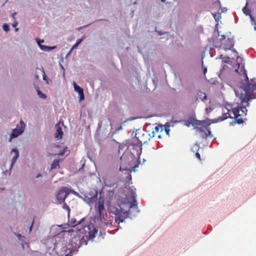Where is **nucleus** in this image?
<instances>
[{
    "instance_id": "1",
    "label": "nucleus",
    "mask_w": 256,
    "mask_h": 256,
    "mask_svg": "<svg viewBox=\"0 0 256 256\" xmlns=\"http://www.w3.org/2000/svg\"><path fill=\"white\" fill-rule=\"evenodd\" d=\"M246 79L248 82L242 83L240 86L244 93L241 94L240 98V103L238 104L236 107L232 108L234 118L236 122L238 124H243L244 120H246L245 118L248 112L246 107L250 106V101L256 98V80L255 78L251 79L249 82L248 77H246Z\"/></svg>"
},
{
    "instance_id": "2",
    "label": "nucleus",
    "mask_w": 256,
    "mask_h": 256,
    "mask_svg": "<svg viewBox=\"0 0 256 256\" xmlns=\"http://www.w3.org/2000/svg\"><path fill=\"white\" fill-rule=\"evenodd\" d=\"M204 121H199L198 124L202 126V127L196 128V130L200 134V136L204 139H206L208 136L212 138V135L208 125L204 126Z\"/></svg>"
},
{
    "instance_id": "3",
    "label": "nucleus",
    "mask_w": 256,
    "mask_h": 256,
    "mask_svg": "<svg viewBox=\"0 0 256 256\" xmlns=\"http://www.w3.org/2000/svg\"><path fill=\"white\" fill-rule=\"evenodd\" d=\"M114 209V210L112 211V212L115 214V221L118 224L122 222L128 217V212L124 210L120 206H119V208H116Z\"/></svg>"
},
{
    "instance_id": "4",
    "label": "nucleus",
    "mask_w": 256,
    "mask_h": 256,
    "mask_svg": "<svg viewBox=\"0 0 256 256\" xmlns=\"http://www.w3.org/2000/svg\"><path fill=\"white\" fill-rule=\"evenodd\" d=\"M70 189L65 186L58 191L56 195V198L59 204H61L64 202L66 198L70 194Z\"/></svg>"
},
{
    "instance_id": "5",
    "label": "nucleus",
    "mask_w": 256,
    "mask_h": 256,
    "mask_svg": "<svg viewBox=\"0 0 256 256\" xmlns=\"http://www.w3.org/2000/svg\"><path fill=\"white\" fill-rule=\"evenodd\" d=\"M26 124L22 120H20V124H17L16 128L13 130L10 136V138H13L20 135L24 131Z\"/></svg>"
},
{
    "instance_id": "6",
    "label": "nucleus",
    "mask_w": 256,
    "mask_h": 256,
    "mask_svg": "<svg viewBox=\"0 0 256 256\" xmlns=\"http://www.w3.org/2000/svg\"><path fill=\"white\" fill-rule=\"evenodd\" d=\"M230 110L224 107L222 108V116H219L217 118V119L216 120V122H222L226 120L228 118H232L231 117L230 114Z\"/></svg>"
},
{
    "instance_id": "7",
    "label": "nucleus",
    "mask_w": 256,
    "mask_h": 256,
    "mask_svg": "<svg viewBox=\"0 0 256 256\" xmlns=\"http://www.w3.org/2000/svg\"><path fill=\"white\" fill-rule=\"evenodd\" d=\"M85 232L88 233L90 238H94L98 232V230L92 224H89L86 227Z\"/></svg>"
},
{
    "instance_id": "8",
    "label": "nucleus",
    "mask_w": 256,
    "mask_h": 256,
    "mask_svg": "<svg viewBox=\"0 0 256 256\" xmlns=\"http://www.w3.org/2000/svg\"><path fill=\"white\" fill-rule=\"evenodd\" d=\"M90 192L92 193L91 194L90 193H86L84 195L85 198V200L88 202V201L89 202H94L98 196V193L96 191H94V192L90 191Z\"/></svg>"
},
{
    "instance_id": "9",
    "label": "nucleus",
    "mask_w": 256,
    "mask_h": 256,
    "mask_svg": "<svg viewBox=\"0 0 256 256\" xmlns=\"http://www.w3.org/2000/svg\"><path fill=\"white\" fill-rule=\"evenodd\" d=\"M136 192L133 190H132L131 197L132 198V202L130 206V208H134L136 212H138V206L137 205L136 201Z\"/></svg>"
},
{
    "instance_id": "10",
    "label": "nucleus",
    "mask_w": 256,
    "mask_h": 256,
    "mask_svg": "<svg viewBox=\"0 0 256 256\" xmlns=\"http://www.w3.org/2000/svg\"><path fill=\"white\" fill-rule=\"evenodd\" d=\"M104 204V199L102 198H100L98 199L97 206V211L98 212V214H102V212H105Z\"/></svg>"
},
{
    "instance_id": "11",
    "label": "nucleus",
    "mask_w": 256,
    "mask_h": 256,
    "mask_svg": "<svg viewBox=\"0 0 256 256\" xmlns=\"http://www.w3.org/2000/svg\"><path fill=\"white\" fill-rule=\"evenodd\" d=\"M74 90L77 92L80 96V102L83 100L84 98L83 89L77 85L75 82H74Z\"/></svg>"
},
{
    "instance_id": "12",
    "label": "nucleus",
    "mask_w": 256,
    "mask_h": 256,
    "mask_svg": "<svg viewBox=\"0 0 256 256\" xmlns=\"http://www.w3.org/2000/svg\"><path fill=\"white\" fill-rule=\"evenodd\" d=\"M56 133L55 134V136L56 138H58V139H60L62 138L63 136V132L62 130V128L61 126H60L59 124H58L56 125Z\"/></svg>"
},
{
    "instance_id": "13",
    "label": "nucleus",
    "mask_w": 256,
    "mask_h": 256,
    "mask_svg": "<svg viewBox=\"0 0 256 256\" xmlns=\"http://www.w3.org/2000/svg\"><path fill=\"white\" fill-rule=\"evenodd\" d=\"M14 153V156L12 158V164H11V168L13 166V165L16 162L17 159L19 156V152L18 150L16 148H12V154Z\"/></svg>"
},
{
    "instance_id": "14",
    "label": "nucleus",
    "mask_w": 256,
    "mask_h": 256,
    "mask_svg": "<svg viewBox=\"0 0 256 256\" xmlns=\"http://www.w3.org/2000/svg\"><path fill=\"white\" fill-rule=\"evenodd\" d=\"M234 46V40L232 39L228 38L226 41V43L224 44V50H230Z\"/></svg>"
},
{
    "instance_id": "15",
    "label": "nucleus",
    "mask_w": 256,
    "mask_h": 256,
    "mask_svg": "<svg viewBox=\"0 0 256 256\" xmlns=\"http://www.w3.org/2000/svg\"><path fill=\"white\" fill-rule=\"evenodd\" d=\"M106 216L104 214V212H102V214H98V218L100 219L102 224L107 226L108 222Z\"/></svg>"
},
{
    "instance_id": "16",
    "label": "nucleus",
    "mask_w": 256,
    "mask_h": 256,
    "mask_svg": "<svg viewBox=\"0 0 256 256\" xmlns=\"http://www.w3.org/2000/svg\"><path fill=\"white\" fill-rule=\"evenodd\" d=\"M199 150V145L198 144H195L193 147L192 148V151L193 152H194L196 151V152L195 154H196V158L198 159L199 160H200L201 158H200V154L198 152V150Z\"/></svg>"
},
{
    "instance_id": "17",
    "label": "nucleus",
    "mask_w": 256,
    "mask_h": 256,
    "mask_svg": "<svg viewBox=\"0 0 256 256\" xmlns=\"http://www.w3.org/2000/svg\"><path fill=\"white\" fill-rule=\"evenodd\" d=\"M59 162H60V160H54L53 161L52 164H51L50 169L53 170V169H56V168H60Z\"/></svg>"
},
{
    "instance_id": "18",
    "label": "nucleus",
    "mask_w": 256,
    "mask_h": 256,
    "mask_svg": "<svg viewBox=\"0 0 256 256\" xmlns=\"http://www.w3.org/2000/svg\"><path fill=\"white\" fill-rule=\"evenodd\" d=\"M198 98L202 100H204L206 99V95L204 92H201L200 90H199L197 94Z\"/></svg>"
},
{
    "instance_id": "19",
    "label": "nucleus",
    "mask_w": 256,
    "mask_h": 256,
    "mask_svg": "<svg viewBox=\"0 0 256 256\" xmlns=\"http://www.w3.org/2000/svg\"><path fill=\"white\" fill-rule=\"evenodd\" d=\"M56 48V46H48L44 45H40V49L44 51H48L50 50L54 49Z\"/></svg>"
},
{
    "instance_id": "20",
    "label": "nucleus",
    "mask_w": 256,
    "mask_h": 256,
    "mask_svg": "<svg viewBox=\"0 0 256 256\" xmlns=\"http://www.w3.org/2000/svg\"><path fill=\"white\" fill-rule=\"evenodd\" d=\"M213 16L216 21H218L221 18L220 14L219 12L213 14Z\"/></svg>"
},
{
    "instance_id": "21",
    "label": "nucleus",
    "mask_w": 256,
    "mask_h": 256,
    "mask_svg": "<svg viewBox=\"0 0 256 256\" xmlns=\"http://www.w3.org/2000/svg\"><path fill=\"white\" fill-rule=\"evenodd\" d=\"M63 203L62 208L64 209H65L68 212V214H69L70 212V208L69 206H68V204L64 202Z\"/></svg>"
},
{
    "instance_id": "22",
    "label": "nucleus",
    "mask_w": 256,
    "mask_h": 256,
    "mask_svg": "<svg viewBox=\"0 0 256 256\" xmlns=\"http://www.w3.org/2000/svg\"><path fill=\"white\" fill-rule=\"evenodd\" d=\"M82 39H78L76 40V43L72 46V50L73 48H76L80 44V43L82 42Z\"/></svg>"
},
{
    "instance_id": "23",
    "label": "nucleus",
    "mask_w": 256,
    "mask_h": 256,
    "mask_svg": "<svg viewBox=\"0 0 256 256\" xmlns=\"http://www.w3.org/2000/svg\"><path fill=\"white\" fill-rule=\"evenodd\" d=\"M38 94L40 98H46V95L42 94V92L40 90H38Z\"/></svg>"
},
{
    "instance_id": "24",
    "label": "nucleus",
    "mask_w": 256,
    "mask_h": 256,
    "mask_svg": "<svg viewBox=\"0 0 256 256\" xmlns=\"http://www.w3.org/2000/svg\"><path fill=\"white\" fill-rule=\"evenodd\" d=\"M3 29L6 32H8L9 30V26L7 24H4L2 26Z\"/></svg>"
},
{
    "instance_id": "25",
    "label": "nucleus",
    "mask_w": 256,
    "mask_h": 256,
    "mask_svg": "<svg viewBox=\"0 0 256 256\" xmlns=\"http://www.w3.org/2000/svg\"><path fill=\"white\" fill-rule=\"evenodd\" d=\"M242 11L246 15H248L250 14V11L246 6L243 8Z\"/></svg>"
},
{
    "instance_id": "26",
    "label": "nucleus",
    "mask_w": 256,
    "mask_h": 256,
    "mask_svg": "<svg viewBox=\"0 0 256 256\" xmlns=\"http://www.w3.org/2000/svg\"><path fill=\"white\" fill-rule=\"evenodd\" d=\"M67 149V148L66 147L64 148L63 150L61 152H60L58 154H56L55 155H58V156H63L64 153H65V152H66V150Z\"/></svg>"
},
{
    "instance_id": "27",
    "label": "nucleus",
    "mask_w": 256,
    "mask_h": 256,
    "mask_svg": "<svg viewBox=\"0 0 256 256\" xmlns=\"http://www.w3.org/2000/svg\"><path fill=\"white\" fill-rule=\"evenodd\" d=\"M36 40H37V42H38V44L40 47V45H42L41 43L44 42V40H38L37 38Z\"/></svg>"
},
{
    "instance_id": "28",
    "label": "nucleus",
    "mask_w": 256,
    "mask_h": 256,
    "mask_svg": "<svg viewBox=\"0 0 256 256\" xmlns=\"http://www.w3.org/2000/svg\"><path fill=\"white\" fill-rule=\"evenodd\" d=\"M18 24V22L14 20V23L12 24V26L13 27L16 28Z\"/></svg>"
},
{
    "instance_id": "29",
    "label": "nucleus",
    "mask_w": 256,
    "mask_h": 256,
    "mask_svg": "<svg viewBox=\"0 0 256 256\" xmlns=\"http://www.w3.org/2000/svg\"><path fill=\"white\" fill-rule=\"evenodd\" d=\"M212 111V108H206V112L207 114L210 113Z\"/></svg>"
},
{
    "instance_id": "30",
    "label": "nucleus",
    "mask_w": 256,
    "mask_h": 256,
    "mask_svg": "<svg viewBox=\"0 0 256 256\" xmlns=\"http://www.w3.org/2000/svg\"><path fill=\"white\" fill-rule=\"evenodd\" d=\"M70 192H72L73 194H75L76 196H78L79 195V194L77 192H75V191H74L73 190H70Z\"/></svg>"
},
{
    "instance_id": "31",
    "label": "nucleus",
    "mask_w": 256,
    "mask_h": 256,
    "mask_svg": "<svg viewBox=\"0 0 256 256\" xmlns=\"http://www.w3.org/2000/svg\"><path fill=\"white\" fill-rule=\"evenodd\" d=\"M70 192H72L73 194H75L76 196H78L79 195V194L77 192H75V191H74L73 190H70Z\"/></svg>"
},
{
    "instance_id": "32",
    "label": "nucleus",
    "mask_w": 256,
    "mask_h": 256,
    "mask_svg": "<svg viewBox=\"0 0 256 256\" xmlns=\"http://www.w3.org/2000/svg\"><path fill=\"white\" fill-rule=\"evenodd\" d=\"M202 69H203V72H204V74H206V72H207L206 68L202 66Z\"/></svg>"
},
{
    "instance_id": "33",
    "label": "nucleus",
    "mask_w": 256,
    "mask_h": 256,
    "mask_svg": "<svg viewBox=\"0 0 256 256\" xmlns=\"http://www.w3.org/2000/svg\"><path fill=\"white\" fill-rule=\"evenodd\" d=\"M43 74H43V80H46V75L45 72H44V70H43Z\"/></svg>"
},
{
    "instance_id": "34",
    "label": "nucleus",
    "mask_w": 256,
    "mask_h": 256,
    "mask_svg": "<svg viewBox=\"0 0 256 256\" xmlns=\"http://www.w3.org/2000/svg\"><path fill=\"white\" fill-rule=\"evenodd\" d=\"M138 139V142H140V144L141 145L142 142L144 143L145 142H142V140H139V138H136Z\"/></svg>"
},
{
    "instance_id": "35",
    "label": "nucleus",
    "mask_w": 256,
    "mask_h": 256,
    "mask_svg": "<svg viewBox=\"0 0 256 256\" xmlns=\"http://www.w3.org/2000/svg\"><path fill=\"white\" fill-rule=\"evenodd\" d=\"M160 128H158V126H156V127H155L156 131V132H158V130H159Z\"/></svg>"
},
{
    "instance_id": "36",
    "label": "nucleus",
    "mask_w": 256,
    "mask_h": 256,
    "mask_svg": "<svg viewBox=\"0 0 256 256\" xmlns=\"http://www.w3.org/2000/svg\"><path fill=\"white\" fill-rule=\"evenodd\" d=\"M232 52H234L236 53V55H238V52H237V51H236L235 49H233V50H232Z\"/></svg>"
},
{
    "instance_id": "37",
    "label": "nucleus",
    "mask_w": 256,
    "mask_h": 256,
    "mask_svg": "<svg viewBox=\"0 0 256 256\" xmlns=\"http://www.w3.org/2000/svg\"><path fill=\"white\" fill-rule=\"evenodd\" d=\"M76 246H77V248H78L80 246V241L78 242V244H76Z\"/></svg>"
},
{
    "instance_id": "38",
    "label": "nucleus",
    "mask_w": 256,
    "mask_h": 256,
    "mask_svg": "<svg viewBox=\"0 0 256 256\" xmlns=\"http://www.w3.org/2000/svg\"><path fill=\"white\" fill-rule=\"evenodd\" d=\"M16 12H14L12 14V18L14 20L15 19V18H14V15L16 14Z\"/></svg>"
},
{
    "instance_id": "39",
    "label": "nucleus",
    "mask_w": 256,
    "mask_h": 256,
    "mask_svg": "<svg viewBox=\"0 0 256 256\" xmlns=\"http://www.w3.org/2000/svg\"><path fill=\"white\" fill-rule=\"evenodd\" d=\"M33 223H34V220H32V225H31V226H30V230H32V226H33Z\"/></svg>"
},
{
    "instance_id": "40",
    "label": "nucleus",
    "mask_w": 256,
    "mask_h": 256,
    "mask_svg": "<svg viewBox=\"0 0 256 256\" xmlns=\"http://www.w3.org/2000/svg\"><path fill=\"white\" fill-rule=\"evenodd\" d=\"M165 131L166 132V134H168L169 130H166L165 128Z\"/></svg>"
},
{
    "instance_id": "41",
    "label": "nucleus",
    "mask_w": 256,
    "mask_h": 256,
    "mask_svg": "<svg viewBox=\"0 0 256 256\" xmlns=\"http://www.w3.org/2000/svg\"><path fill=\"white\" fill-rule=\"evenodd\" d=\"M40 176H42V174H38L37 176H36V178H38V177H40Z\"/></svg>"
},
{
    "instance_id": "42",
    "label": "nucleus",
    "mask_w": 256,
    "mask_h": 256,
    "mask_svg": "<svg viewBox=\"0 0 256 256\" xmlns=\"http://www.w3.org/2000/svg\"><path fill=\"white\" fill-rule=\"evenodd\" d=\"M18 30V28H16L15 31L17 32Z\"/></svg>"
},
{
    "instance_id": "43",
    "label": "nucleus",
    "mask_w": 256,
    "mask_h": 256,
    "mask_svg": "<svg viewBox=\"0 0 256 256\" xmlns=\"http://www.w3.org/2000/svg\"><path fill=\"white\" fill-rule=\"evenodd\" d=\"M76 240V238H73V239L72 240V242H74V240Z\"/></svg>"
},
{
    "instance_id": "44",
    "label": "nucleus",
    "mask_w": 256,
    "mask_h": 256,
    "mask_svg": "<svg viewBox=\"0 0 256 256\" xmlns=\"http://www.w3.org/2000/svg\"><path fill=\"white\" fill-rule=\"evenodd\" d=\"M18 236L20 238V237H21V234H18Z\"/></svg>"
},
{
    "instance_id": "45",
    "label": "nucleus",
    "mask_w": 256,
    "mask_h": 256,
    "mask_svg": "<svg viewBox=\"0 0 256 256\" xmlns=\"http://www.w3.org/2000/svg\"><path fill=\"white\" fill-rule=\"evenodd\" d=\"M161 1L164 2H165L166 0H161Z\"/></svg>"
},
{
    "instance_id": "46",
    "label": "nucleus",
    "mask_w": 256,
    "mask_h": 256,
    "mask_svg": "<svg viewBox=\"0 0 256 256\" xmlns=\"http://www.w3.org/2000/svg\"><path fill=\"white\" fill-rule=\"evenodd\" d=\"M158 138H160V135H159V136H158Z\"/></svg>"
},
{
    "instance_id": "47",
    "label": "nucleus",
    "mask_w": 256,
    "mask_h": 256,
    "mask_svg": "<svg viewBox=\"0 0 256 256\" xmlns=\"http://www.w3.org/2000/svg\"><path fill=\"white\" fill-rule=\"evenodd\" d=\"M222 36L224 37V38H225L224 35Z\"/></svg>"
},
{
    "instance_id": "48",
    "label": "nucleus",
    "mask_w": 256,
    "mask_h": 256,
    "mask_svg": "<svg viewBox=\"0 0 256 256\" xmlns=\"http://www.w3.org/2000/svg\"><path fill=\"white\" fill-rule=\"evenodd\" d=\"M255 30H256V27H254Z\"/></svg>"
}]
</instances>
